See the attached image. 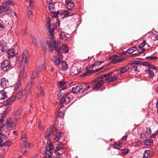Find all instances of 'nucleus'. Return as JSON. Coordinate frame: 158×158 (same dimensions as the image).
<instances>
[{"label": "nucleus", "mask_w": 158, "mask_h": 158, "mask_svg": "<svg viewBox=\"0 0 158 158\" xmlns=\"http://www.w3.org/2000/svg\"><path fill=\"white\" fill-rule=\"evenodd\" d=\"M42 47L44 48V50H48L49 51L51 52L53 50H56L58 52V58L60 60H61L63 56L61 54L62 52L61 50L58 48V44L53 40H52L50 42L48 41L44 42L42 44Z\"/></svg>", "instance_id": "nucleus-1"}, {"label": "nucleus", "mask_w": 158, "mask_h": 158, "mask_svg": "<svg viewBox=\"0 0 158 158\" xmlns=\"http://www.w3.org/2000/svg\"><path fill=\"white\" fill-rule=\"evenodd\" d=\"M31 90L29 86L27 87L24 89H20L17 92L15 96L16 99L20 98L22 96L24 97L25 99H27L31 93Z\"/></svg>", "instance_id": "nucleus-2"}, {"label": "nucleus", "mask_w": 158, "mask_h": 158, "mask_svg": "<svg viewBox=\"0 0 158 158\" xmlns=\"http://www.w3.org/2000/svg\"><path fill=\"white\" fill-rule=\"evenodd\" d=\"M118 74L115 72V70L113 72L109 73L106 74L102 75V77L104 78H106L105 80L108 82H113L116 80L118 77Z\"/></svg>", "instance_id": "nucleus-3"}, {"label": "nucleus", "mask_w": 158, "mask_h": 158, "mask_svg": "<svg viewBox=\"0 0 158 158\" xmlns=\"http://www.w3.org/2000/svg\"><path fill=\"white\" fill-rule=\"evenodd\" d=\"M15 5V3L12 0H8L3 3L2 7L7 14H10L12 9L10 6H14Z\"/></svg>", "instance_id": "nucleus-4"}, {"label": "nucleus", "mask_w": 158, "mask_h": 158, "mask_svg": "<svg viewBox=\"0 0 158 158\" xmlns=\"http://www.w3.org/2000/svg\"><path fill=\"white\" fill-rule=\"evenodd\" d=\"M103 77H102V75H101L96 78V79L93 80V83H95V84L93 85L94 87H93V89L94 90L97 91L104 84V81Z\"/></svg>", "instance_id": "nucleus-5"}, {"label": "nucleus", "mask_w": 158, "mask_h": 158, "mask_svg": "<svg viewBox=\"0 0 158 158\" xmlns=\"http://www.w3.org/2000/svg\"><path fill=\"white\" fill-rule=\"evenodd\" d=\"M20 57L23 59L24 68H27L28 65V61L30 58V54L28 53V51L27 50H25Z\"/></svg>", "instance_id": "nucleus-6"}, {"label": "nucleus", "mask_w": 158, "mask_h": 158, "mask_svg": "<svg viewBox=\"0 0 158 158\" xmlns=\"http://www.w3.org/2000/svg\"><path fill=\"white\" fill-rule=\"evenodd\" d=\"M1 68L3 71L7 72L12 69L13 67L9 60H5L2 63Z\"/></svg>", "instance_id": "nucleus-7"}, {"label": "nucleus", "mask_w": 158, "mask_h": 158, "mask_svg": "<svg viewBox=\"0 0 158 158\" xmlns=\"http://www.w3.org/2000/svg\"><path fill=\"white\" fill-rule=\"evenodd\" d=\"M47 23L46 25V29L48 30V34L51 36L52 39L53 38L54 33V28H52L51 29L50 26V18H47L46 19Z\"/></svg>", "instance_id": "nucleus-8"}, {"label": "nucleus", "mask_w": 158, "mask_h": 158, "mask_svg": "<svg viewBox=\"0 0 158 158\" xmlns=\"http://www.w3.org/2000/svg\"><path fill=\"white\" fill-rule=\"evenodd\" d=\"M110 59L111 60L112 62L113 63L117 64L119 63L121 61L126 60L127 58L126 57L122 58H118L116 55L112 56Z\"/></svg>", "instance_id": "nucleus-9"}, {"label": "nucleus", "mask_w": 158, "mask_h": 158, "mask_svg": "<svg viewBox=\"0 0 158 158\" xmlns=\"http://www.w3.org/2000/svg\"><path fill=\"white\" fill-rule=\"evenodd\" d=\"M6 124V128L8 130H10L15 126V123L12 121L11 118H10L7 119Z\"/></svg>", "instance_id": "nucleus-10"}, {"label": "nucleus", "mask_w": 158, "mask_h": 158, "mask_svg": "<svg viewBox=\"0 0 158 158\" xmlns=\"http://www.w3.org/2000/svg\"><path fill=\"white\" fill-rule=\"evenodd\" d=\"M54 128L53 126H51L49 127V130L47 129L45 134V139L48 140L49 139L52 132H53Z\"/></svg>", "instance_id": "nucleus-11"}, {"label": "nucleus", "mask_w": 158, "mask_h": 158, "mask_svg": "<svg viewBox=\"0 0 158 158\" xmlns=\"http://www.w3.org/2000/svg\"><path fill=\"white\" fill-rule=\"evenodd\" d=\"M129 69L128 66H126L124 67L120 68L119 69H117L115 70L116 73L118 75H121L123 73L126 72Z\"/></svg>", "instance_id": "nucleus-12"}, {"label": "nucleus", "mask_w": 158, "mask_h": 158, "mask_svg": "<svg viewBox=\"0 0 158 158\" xmlns=\"http://www.w3.org/2000/svg\"><path fill=\"white\" fill-rule=\"evenodd\" d=\"M0 85L3 89H5L8 87L9 86L8 81L5 78H2L1 80Z\"/></svg>", "instance_id": "nucleus-13"}, {"label": "nucleus", "mask_w": 158, "mask_h": 158, "mask_svg": "<svg viewBox=\"0 0 158 158\" xmlns=\"http://www.w3.org/2000/svg\"><path fill=\"white\" fill-rule=\"evenodd\" d=\"M0 49L3 52L5 51L7 49V47L6 42L3 40L0 41Z\"/></svg>", "instance_id": "nucleus-14"}, {"label": "nucleus", "mask_w": 158, "mask_h": 158, "mask_svg": "<svg viewBox=\"0 0 158 158\" xmlns=\"http://www.w3.org/2000/svg\"><path fill=\"white\" fill-rule=\"evenodd\" d=\"M21 109L18 110L15 112L14 118L15 120L16 121H17L19 119L20 116L21 114Z\"/></svg>", "instance_id": "nucleus-15"}, {"label": "nucleus", "mask_w": 158, "mask_h": 158, "mask_svg": "<svg viewBox=\"0 0 158 158\" xmlns=\"http://www.w3.org/2000/svg\"><path fill=\"white\" fill-rule=\"evenodd\" d=\"M81 86H77L73 87L72 89V92L73 94H77L81 90Z\"/></svg>", "instance_id": "nucleus-16"}, {"label": "nucleus", "mask_w": 158, "mask_h": 158, "mask_svg": "<svg viewBox=\"0 0 158 158\" xmlns=\"http://www.w3.org/2000/svg\"><path fill=\"white\" fill-rule=\"evenodd\" d=\"M16 100L15 96L14 95L12 96L6 100V105H8L10 104Z\"/></svg>", "instance_id": "nucleus-17"}, {"label": "nucleus", "mask_w": 158, "mask_h": 158, "mask_svg": "<svg viewBox=\"0 0 158 158\" xmlns=\"http://www.w3.org/2000/svg\"><path fill=\"white\" fill-rule=\"evenodd\" d=\"M7 53L8 55V58L10 59V57L15 56V50L13 48L10 49L7 52Z\"/></svg>", "instance_id": "nucleus-18"}, {"label": "nucleus", "mask_w": 158, "mask_h": 158, "mask_svg": "<svg viewBox=\"0 0 158 158\" xmlns=\"http://www.w3.org/2000/svg\"><path fill=\"white\" fill-rule=\"evenodd\" d=\"M27 2H29V6L28 7L27 9V12L28 11V10H31L32 11L34 9L33 7V3L34 2V0H26Z\"/></svg>", "instance_id": "nucleus-19"}, {"label": "nucleus", "mask_w": 158, "mask_h": 158, "mask_svg": "<svg viewBox=\"0 0 158 158\" xmlns=\"http://www.w3.org/2000/svg\"><path fill=\"white\" fill-rule=\"evenodd\" d=\"M7 94L4 90L0 91V100H3L7 98Z\"/></svg>", "instance_id": "nucleus-20"}, {"label": "nucleus", "mask_w": 158, "mask_h": 158, "mask_svg": "<svg viewBox=\"0 0 158 158\" xmlns=\"http://www.w3.org/2000/svg\"><path fill=\"white\" fill-rule=\"evenodd\" d=\"M19 77L21 79H25L26 77V72L24 69L20 72Z\"/></svg>", "instance_id": "nucleus-21"}, {"label": "nucleus", "mask_w": 158, "mask_h": 158, "mask_svg": "<svg viewBox=\"0 0 158 158\" xmlns=\"http://www.w3.org/2000/svg\"><path fill=\"white\" fill-rule=\"evenodd\" d=\"M48 8L50 12H54L56 10L54 3L49 4L48 5Z\"/></svg>", "instance_id": "nucleus-22"}, {"label": "nucleus", "mask_w": 158, "mask_h": 158, "mask_svg": "<svg viewBox=\"0 0 158 158\" xmlns=\"http://www.w3.org/2000/svg\"><path fill=\"white\" fill-rule=\"evenodd\" d=\"M145 73L147 74L148 77L151 78L154 75V73L151 69H148L145 71Z\"/></svg>", "instance_id": "nucleus-23"}, {"label": "nucleus", "mask_w": 158, "mask_h": 158, "mask_svg": "<svg viewBox=\"0 0 158 158\" xmlns=\"http://www.w3.org/2000/svg\"><path fill=\"white\" fill-rule=\"evenodd\" d=\"M39 72L37 71H32L31 76V78L34 79L37 78Z\"/></svg>", "instance_id": "nucleus-24"}, {"label": "nucleus", "mask_w": 158, "mask_h": 158, "mask_svg": "<svg viewBox=\"0 0 158 158\" xmlns=\"http://www.w3.org/2000/svg\"><path fill=\"white\" fill-rule=\"evenodd\" d=\"M61 64V69L62 70L65 71L68 69V65L66 62L65 61H63L62 62Z\"/></svg>", "instance_id": "nucleus-25"}, {"label": "nucleus", "mask_w": 158, "mask_h": 158, "mask_svg": "<svg viewBox=\"0 0 158 158\" xmlns=\"http://www.w3.org/2000/svg\"><path fill=\"white\" fill-rule=\"evenodd\" d=\"M59 49L61 50V51L62 52L63 51L64 53H65L68 52L69 48L66 45H63L61 48Z\"/></svg>", "instance_id": "nucleus-26"}, {"label": "nucleus", "mask_w": 158, "mask_h": 158, "mask_svg": "<svg viewBox=\"0 0 158 158\" xmlns=\"http://www.w3.org/2000/svg\"><path fill=\"white\" fill-rule=\"evenodd\" d=\"M122 143L120 142H116L113 145V148L115 149H119L122 147Z\"/></svg>", "instance_id": "nucleus-27"}, {"label": "nucleus", "mask_w": 158, "mask_h": 158, "mask_svg": "<svg viewBox=\"0 0 158 158\" xmlns=\"http://www.w3.org/2000/svg\"><path fill=\"white\" fill-rule=\"evenodd\" d=\"M66 3H67V6L68 9L70 10H72L74 6L73 2H68Z\"/></svg>", "instance_id": "nucleus-28"}, {"label": "nucleus", "mask_w": 158, "mask_h": 158, "mask_svg": "<svg viewBox=\"0 0 158 158\" xmlns=\"http://www.w3.org/2000/svg\"><path fill=\"white\" fill-rule=\"evenodd\" d=\"M27 138V134L24 132H22L20 139L23 141L26 142Z\"/></svg>", "instance_id": "nucleus-29"}, {"label": "nucleus", "mask_w": 158, "mask_h": 158, "mask_svg": "<svg viewBox=\"0 0 158 158\" xmlns=\"http://www.w3.org/2000/svg\"><path fill=\"white\" fill-rule=\"evenodd\" d=\"M24 146L28 148H32L33 147V145L31 143H28L27 142H24L23 143Z\"/></svg>", "instance_id": "nucleus-30"}, {"label": "nucleus", "mask_w": 158, "mask_h": 158, "mask_svg": "<svg viewBox=\"0 0 158 158\" xmlns=\"http://www.w3.org/2000/svg\"><path fill=\"white\" fill-rule=\"evenodd\" d=\"M60 38L61 40H67V37L64 32H61L60 34Z\"/></svg>", "instance_id": "nucleus-31"}, {"label": "nucleus", "mask_w": 158, "mask_h": 158, "mask_svg": "<svg viewBox=\"0 0 158 158\" xmlns=\"http://www.w3.org/2000/svg\"><path fill=\"white\" fill-rule=\"evenodd\" d=\"M81 86L82 87L81 91L82 92L87 90L90 87V85L88 84H84Z\"/></svg>", "instance_id": "nucleus-32"}, {"label": "nucleus", "mask_w": 158, "mask_h": 158, "mask_svg": "<svg viewBox=\"0 0 158 158\" xmlns=\"http://www.w3.org/2000/svg\"><path fill=\"white\" fill-rule=\"evenodd\" d=\"M21 83L20 80H17L15 87V89L17 90L19 89L21 86Z\"/></svg>", "instance_id": "nucleus-33"}, {"label": "nucleus", "mask_w": 158, "mask_h": 158, "mask_svg": "<svg viewBox=\"0 0 158 158\" xmlns=\"http://www.w3.org/2000/svg\"><path fill=\"white\" fill-rule=\"evenodd\" d=\"M150 154V151L149 150H146L143 154V158H148L149 155Z\"/></svg>", "instance_id": "nucleus-34"}, {"label": "nucleus", "mask_w": 158, "mask_h": 158, "mask_svg": "<svg viewBox=\"0 0 158 158\" xmlns=\"http://www.w3.org/2000/svg\"><path fill=\"white\" fill-rule=\"evenodd\" d=\"M153 141L152 140L147 139L144 142L145 145L147 146H150L153 144Z\"/></svg>", "instance_id": "nucleus-35"}, {"label": "nucleus", "mask_w": 158, "mask_h": 158, "mask_svg": "<svg viewBox=\"0 0 158 158\" xmlns=\"http://www.w3.org/2000/svg\"><path fill=\"white\" fill-rule=\"evenodd\" d=\"M60 89V91L58 94L57 96L59 97H63L65 95L63 92L64 89Z\"/></svg>", "instance_id": "nucleus-36"}, {"label": "nucleus", "mask_w": 158, "mask_h": 158, "mask_svg": "<svg viewBox=\"0 0 158 158\" xmlns=\"http://www.w3.org/2000/svg\"><path fill=\"white\" fill-rule=\"evenodd\" d=\"M148 136L144 131H143L140 134V139H144L147 138Z\"/></svg>", "instance_id": "nucleus-37"}, {"label": "nucleus", "mask_w": 158, "mask_h": 158, "mask_svg": "<svg viewBox=\"0 0 158 158\" xmlns=\"http://www.w3.org/2000/svg\"><path fill=\"white\" fill-rule=\"evenodd\" d=\"M7 114V111L5 110L2 114V118L0 120V124L2 123L3 122V119L5 118L6 115Z\"/></svg>", "instance_id": "nucleus-38"}, {"label": "nucleus", "mask_w": 158, "mask_h": 158, "mask_svg": "<svg viewBox=\"0 0 158 158\" xmlns=\"http://www.w3.org/2000/svg\"><path fill=\"white\" fill-rule=\"evenodd\" d=\"M61 133L59 132H56L55 135V139L57 141H59L61 137Z\"/></svg>", "instance_id": "nucleus-39"}, {"label": "nucleus", "mask_w": 158, "mask_h": 158, "mask_svg": "<svg viewBox=\"0 0 158 158\" xmlns=\"http://www.w3.org/2000/svg\"><path fill=\"white\" fill-rule=\"evenodd\" d=\"M56 148L58 151L61 150H64V146L61 143H60L59 144H58L57 146L56 147Z\"/></svg>", "instance_id": "nucleus-40"}, {"label": "nucleus", "mask_w": 158, "mask_h": 158, "mask_svg": "<svg viewBox=\"0 0 158 158\" xmlns=\"http://www.w3.org/2000/svg\"><path fill=\"white\" fill-rule=\"evenodd\" d=\"M65 83L64 81H59L58 83V85L60 87V89H64L62 87H64V86L65 85Z\"/></svg>", "instance_id": "nucleus-41"}, {"label": "nucleus", "mask_w": 158, "mask_h": 158, "mask_svg": "<svg viewBox=\"0 0 158 158\" xmlns=\"http://www.w3.org/2000/svg\"><path fill=\"white\" fill-rule=\"evenodd\" d=\"M56 19L57 21V23L56 24V28L57 31H59L61 30V29L59 27L60 25V21L59 20H58L57 19Z\"/></svg>", "instance_id": "nucleus-42"}, {"label": "nucleus", "mask_w": 158, "mask_h": 158, "mask_svg": "<svg viewBox=\"0 0 158 158\" xmlns=\"http://www.w3.org/2000/svg\"><path fill=\"white\" fill-rule=\"evenodd\" d=\"M137 50V48L135 47H133L129 49L127 51V52L129 53H131Z\"/></svg>", "instance_id": "nucleus-43"}, {"label": "nucleus", "mask_w": 158, "mask_h": 158, "mask_svg": "<svg viewBox=\"0 0 158 158\" xmlns=\"http://www.w3.org/2000/svg\"><path fill=\"white\" fill-rule=\"evenodd\" d=\"M151 39L152 41H155L158 40V35L157 34H153L151 37Z\"/></svg>", "instance_id": "nucleus-44"}, {"label": "nucleus", "mask_w": 158, "mask_h": 158, "mask_svg": "<svg viewBox=\"0 0 158 158\" xmlns=\"http://www.w3.org/2000/svg\"><path fill=\"white\" fill-rule=\"evenodd\" d=\"M5 29V27L3 25V22L0 20V31H3Z\"/></svg>", "instance_id": "nucleus-45"}, {"label": "nucleus", "mask_w": 158, "mask_h": 158, "mask_svg": "<svg viewBox=\"0 0 158 158\" xmlns=\"http://www.w3.org/2000/svg\"><path fill=\"white\" fill-rule=\"evenodd\" d=\"M10 141H6L4 143H2L0 145V147H2L4 146H9L10 145Z\"/></svg>", "instance_id": "nucleus-46"}, {"label": "nucleus", "mask_w": 158, "mask_h": 158, "mask_svg": "<svg viewBox=\"0 0 158 158\" xmlns=\"http://www.w3.org/2000/svg\"><path fill=\"white\" fill-rule=\"evenodd\" d=\"M130 151V150L127 148L124 149L122 150L121 152L122 153L126 155L128 154Z\"/></svg>", "instance_id": "nucleus-47"}, {"label": "nucleus", "mask_w": 158, "mask_h": 158, "mask_svg": "<svg viewBox=\"0 0 158 158\" xmlns=\"http://www.w3.org/2000/svg\"><path fill=\"white\" fill-rule=\"evenodd\" d=\"M49 148V151L51 153L53 152V144L51 143H50L48 146Z\"/></svg>", "instance_id": "nucleus-48"}, {"label": "nucleus", "mask_w": 158, "mask_h": 158, "mask_svg": "<svg viewBox=\"0 0 158 158\" xmlns=\"http://www.w3.org/2000/svg\"><path fill=\"white\" fill-rule=\"evenodd\" d=\"M65 113L64 110H61L59 114V118H62L64 114Z\"/></svg>", "instance_id": "nucleus-49"}, {"label": "nucleus", "mask_w": 158, "mask_h": 158, "mask_svg": "<svg viewBox=\"0 0 158 158\" xmlns=\"http://www.w3.org/2000/svg\"><path fill=\"white\" fill-rule=\"evenodd\" d=\"M52 14V16L53 18H56L58 15L59 13L58 11H54V12H51Z\"/></svg>", "instance_id": "nucleus-50"}, {"label": "nucleus", "mask_w": 158, "mask_h": 158, "mask_svg": "<svg viewBox=\"0 0 158 158\" xmlns=\"http://www.w3.org/2000/svg\"><path fill=\"white\" fill-rule=\"evenodd\" d=\"M5 127V125L3 124L1 126H0V133L1 135H2V136H4V135L1 132V131H2L3 130L4 128Z\"/></svg>", "instance_id": "nucleus-51"}, {"label": "nucleus", "mask_w": 158, "mask_h": 158, "mask_svg": "<svg viewBox=\"0 0 158 158\" xmlns=\"http://www.w3.org/2000/svg\"><path fill=\"white\" fill-rule=\"evenodd\" d=\"M151 133L152 131L150 128H147L146 133L148 135H149L151 134Z\"/></svg>", "instance_id": "nucleus-52"}, {"label": "nucleus", "mask_w": 158, "mask_h": 158, "mask_svg": "<svg viewBox=\"0 0 158 158\" xmlns=\"http://www.w3.org/2000/svg\"><path fill=\"white\" fill-rule=\"evenodd\" d=\"M146 40H144L143 42L140 44L139 46V48H143L144 47L146 44Z\"/></svg>", "instance_id": "nucleus-53"}, {"label": "nucleus", "mask_w": 158, "mask_h": 158, "mask_svg": "<svg viewBox=\"0 0 158 158\" xmlns=\"http://www.w3.org/2000/svg\"><path fill=\"white\" fill-rule=\"evenodd\" d=\"M64 104H65V102L63 98H61L60 100V105L61 107H62Z\"/></svg>", "instance_id": "nucleus-54"}, {"label": "nucleus", "mask_w": 158, "mask_h": 158, "mask_svg": "<svg viewBox=\"0 0 158 158\" xmlns=\"http://www.w3.org/2000/svg\"><path fill=\"white\" fill-rule=\"evenodd\" d=\"M145 49L142 48H139L138 49V51L139 53H142L143 52L145 51Z\"/></svg>", "instance_id": "nucleus-55"}, {"label": "nucleus", "mask_w": 158, "mask_h": 158, "mask_svg": "<svg viewBox=\"0 0 158 158\" xmlns=\"http://www.w3.org/2000/svg\"><path fill=\"white\" fill-rule=\"evenodd\" d=\"M56 155L55 158H62V154H60L59 152H56Z\"/></svg>", "instance_id": "nucleus-56"}, {"label": "nucleus", "mask_w": 158, "mask_h": 158, "mask_svg": "<svg viewBox=\"0 0 158 158\" xmlns=\"http://www.w3.org/2000/svg\"><path fill=\"white\" fill-rule=\"evenodd\" d=\"M60 60L57 58L54 61V63L55 65H58L60 64Z\"/></svg>", "instance_id": "nucleus-57"}, {"label": "nucleus", "mask_w": 158, "mask_h": 158, "mask_svg": "<svg viewBox=\"0 0 158 158\" xmlns=\"http://www.w3.org/2000/svg\"><path fill=\"white\" fill-rule=\"evenodd\" d=\"M11 11H12L11 12V13L10 14H7L8 15H11L12 16H13V15H14L16 17H17V15L16 14V13L14 11L12 10V9Z\"/></svg>", "instance_id": "nucleus-58"}, {"label": "nucleus", "mask_w": 158, "mask_h": 158, "mask_svg": "<svg viewBox=\"0 0 158 158\" xmlns=\"http://www.w3.org/2000/svg\"><path fill=\"white\" fill-rule=\"evenodd\" d=\"M69 13L67 10L64 11L62 14L64 15L65 17H68L69 16Z\"/></svg>", "instance_id": "nucleus-59"}, {"label": "nucleus", "mask_w": 158, "mask_h": 158, "mask_svg": "<svg viewBox=\"0 0 158 158\" xmlns=\"http://www.w3.org/2000/svg\"><path fill=\"white\" fill-rule=\"evenodd\" d=\"M146 58L151 60H152L155 59L157 58V57L155 56H148L146 57Z\"/></svg>", "instance_id": "nucleus-60"}, {"label": "nucleus", "mask_w": 158, "mask_h": 158, "mask_svg": "<svg viewBox=\"0 0 158 158\" xmlns=\"http://www.w3.org/2000/svg\"><path fill=\"white\" fill-rule=\"evenodd\" d=\"M27 14L29 18H31L32 17V11L28 10V11L27 12Z\"/></svg>", "instance_id": "nucleus-61"}, {"label": "nucleus", "mask_w": 158, "mask_h": 158, "mask_svg": "<svg viewBox=\"0 0 158 158\" xmlns=\"http://www.w3.org/2000/svg\"><path fill=\"white\" fill-rule=\"evenodd\" d=\"M38 128L40 130H43L44 128V126L40 123H39V124Z\"/></svg>", "instance_id": "nucleus-62"}, {"label": "nucleus", "mask_w": 158, "mask_h": 158, "mask_svg": "<svg viewBox=\"0 0 158 158\" xmlns=\"http://www.w3.org/2000/svg\"><path fill=\"white\" fill-rule=\"evenodd\" d=\"M38 96H44V91L42 90H40V92L39 93V94H38Z\"/></svg>", "instance_id": "nucleus-63"}, {"label": "nucleus", "mask_w": 158, "mask_h": 158, "mask_svg": "<svg viewBox=\"0 0 158 158\" xmlns=\"http://www.w3.org/2000/svg\"><path fill=\"white\" fill-rule=\"evenodd\" d=\"M66 97L69 99L70 101L73 98V96L70 94H68Z\"/></svg>", "instance_id": "nucleus-64"}]
</instances>
